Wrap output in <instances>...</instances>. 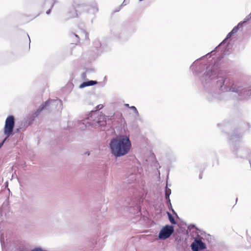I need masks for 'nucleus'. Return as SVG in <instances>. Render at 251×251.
I'll return each mask as SVG.
<instances>
[{"mask_svg": "<svg viewBox=\"0 0 251 251\" xmlns=\"http://www.w3.org/2000/svg\"><path fill=\"white\" fill-rule=\"evenodd\" d=\"M201 80L202 85L208 92L209 99H210V95L214 98H219V94L214 92L216 89L221 92L236 93L242 98L251 96V89H247L240 82L235 81L233 78L224 75L216 65L208 67Z\"/></svg>", "mask_w": 251, "mask_h": 251, "instance_id": "nucleus-1", "label": "nucleus"}, {"mask_svg": "<svg viewBox=\"0 0 251 251\" xmlns=\"http://www.w3.org/2000/svg\"><path fill=\"white\" fill-rule=\"evenodd\" d=\"M109 146L111 154L117 158L128 153L131 144L129 137L125 135H120L111 139Z\"/></svg>", "mask_w": 251, "mask_h": 251, "instance_id": "nucleus-2", "label": "nucleus"}, {"mask_svg": "<svg viewBox=\"0 0 251 251\" xmlns=\"http://www.w3.org/2000/svg\"><path fill=\"white\" fill-rule=\"evenodd\" d=\"M204 57V56H202L201 57V58H203ZM201 59V58H200L199 59L196 60L193 63V64L190 66V69L193 72V74L196 75H199L200 74H201L202 72H203L205 70V72L204 73V74L200 77V80L201 82V78H202V77L203 76V75L206 73V72L207 71V68L208 67L210 66L216 65L219 69H220L219 67L218 66V64L216 63H214L213 65L210 64V65H209L206 66L205 64L200 63V60Z\"/></svg>", "mask_w": 251, "mask_h": 251, "instance_id": "nucleus-3", "label": "nucleus"}, {"mask_svg": "<svg viewBox=\"0 0 251 251\" xmlns=\"http://www.w3.org/2000/svg\"><path fill=\"white\" fill-rule=\"evenodd\" d=\"M62 101L59 99H49L42 103L38 110H59L62 109Z\"/></svg>", "mask_w": 251, "mask_h": 251, "instance_id": "nucleus-4", "label": "nucleus"}, {"mask_svg": "<svg viewBox=\"0 0 251 251\" xmlns=\"http://www.w3.org/2000/svg\"><path fill=\"white\" fill-rule=\"evenodd\" d=\"M15 125V118L12 115L9 116L6 119L3 129V134L6 138L13 135Z\"/></svg>", "mask_w": 251, "mask_h": 251, "instance_id": "nucleus-5", "label": "nucleus"}, {"mask_svg": "<svg viewBox=\"0 0 251 251\" xmlns=\"http://www.w3.org/2000/svg\"><path fill=\"white\" fill-rule=\"evenodd\" d=\"M174 228L172 226L166 225L160 231L158 238L160 239H166L168 238L174 232Z\"/></svg>", "mask_w": 251, "mask_h": 251, "instance_id": "nucleus-6", "label": "nucleus"}, {"mask_svg": "<svg viewBox=\"0 0 251 251\" xmlns=\"http://www.w3.org/2000/svg\"><path fill=\"white\" fill-rule=\"evenodd\" d=\"M193 251H199L206 248L205 244L201 240L195 239L191 244Z\"/></svg>", "mask_w": 251, "mask_h": 251, "instance_id": "nucleus-7", "label": "nucleus"}, {"mask_svg": "<svg viewBox=\"0 0 251 251\" xmlns=\"http://www.w3.org/2000/svg\"><path fill=\"white\" fill-rule=\"evenodd\" d=\"M49 3L50 5V8L46 12V14H49L51 11V9H52V8L53 7L54 4L57 2V1L56 0H38V3H39V4L41 6V7H44L45 6V3Z\"/></svg>", "mask_w": 251, "mask_h": 251, "instance_id": "nucleus-8", "label": "nucleus"}, {"mask_svg": "<svg viewBox=\"0 0 251 251\" xmlns=\"http://www.w3.org/2000/svg\"><path fill=\"white\" fill-rule=\"evenodd\" d=\"M97 83L98 82L97 81L89 80L88 81L83 82L79 85V88L82 89L86 87L93 86Z\"/></svg>", "mask_w": 251, "mask_h": 251, "instance_id": "nucleus-9", "label": "nucleus"}, {"mask_svg": "<svg viewBox=\"0 0 251 251\" xmlns=\"http://www.w3.org/2000/svg\"><path fill=\"white\" fill-rule=\"evenodd\" d=\"M77 15L76 11L74 7L72 8L70 11L68 12V16L69 18H75L76 17Z\"/></svg>", "mask_w": 251, "mask_h": 251, "instance_id": "nucleus-10", "label": "nucleus"}, {"mask_svg": "<svg viewBox=\"0 0 251 251\" xmlns=\"http://www.w3.org/2000/svg\"><path fill=\"white\" fill-rule=\"evenodd\" d=\"M98 11L97 6L96 3H93V4L91 6V7L89 9V12L92 13L93 14L96 13Z\"/></svg>", "mask_w": 251, "mask_h": 251, "instance_id": "nucleus-11", "label": "nucleus"}, {"mask_svg": "<svg viewBox=\"0 0 251 251\" xmlns=\"http://www.w3.org/2000/svg\"><path fill=\"white\" fill-rule=\"evenodd\" d=\"M167 214L168 216L169 220L170 222H171V223L172 224H174V225L176 224V223L174 218L172 215V214L170 212H167Z\"/></svg>", "mask_w": 251, "mask_h": 251, "instance_id": "nucleus-12", "label": "nucleus"}, {"mask_svg": "<svg viewBox=\"0 0 251 251\" xmlns=\"http://www.w3.org/2000/svg\"><path fill=\"white\" fill-rule=\"evenodd\" d=\"M80 36L81 38H84L86 40L88 39V34L84 30L81 31Z\"/></svg>", "mask_w": 251, "mask_h": 251, "instance_id": "nucleus-13", "label": "nucleus"}, {"mask_svg": "<svg viewBox=\"0 0 251 251\" xmlns=\"http://www.w3.org/2000/svg\"><path fill=\"white\" fill-rule=\"evenodd\" d=\"M233 35V34L231 31L229 33H228V34L227 35L226 38L224 39V40L222 43H220V45L225 44L226 43V41L227 39L230 38Z\"/></svg>", "mask_w": 251, "mask_h": 251, "instance_id": "nucleus-14", "label": "nucleus"}, {"mask_svg": "<svg viewBox=\"0 0 251 251\" xmlns=\"http://www.w3.org/2000/svg\"><path fill=\"white\" fill-rule=\"evenodd\" d=\"M171 194V190L170 189L166 188L165 190V198L166 199H169L170 195Z\"/></svg>", "mask_w": 251, "mask_h": 251, "instance_id": "nucleus-15", "label": "nucleus"}, {"mask_svg": "<svg viewBox=\"0 0 251 251\" xmlns=\"http://www.w3.org/2000/svg\"><path fill=\"white\" fill-rule=\"evenodd\" d=\"M106 117H103V119L104 120H103V121H98V124L100 126H104L105 125H106Z\"/></svg>", "mask_w": 251, "mask_h": 251, "instance_id": "nucleus-16", "label": "nucleus"}, {"mask_svg": "<svg viewBox=\"0 0 251 251\" xmlns=\"http://www.w3.org/2000/svg\"><path fill=\"white\" fill-rule=\"evenodd\" d=\"M239 29V28L237 26H235V27H233V28L232 29L231 32L234 34L236 33V32H237Z\"/></svg>", "mask_w": 251, "mask_h": 251, "instance_id": "nucleus-17", "label": "nucleus"}, {"mask_svg": "<svg viewBox=\"0 0 251 251\" xmlns=\"http://www.w3.org/2000/svg\"><path fill=\"white\" fill-rule=\"evenodd\" d=\"M241 136V135L237 136L236 135H233L231 136V137L229 138V139L233 140H236V139L239 138Z\"/></svg>", "mask_w": 251, "mask_h": 251, "instance_id": "nucleus-18", "label": "nucleus"}, {"mask_svg": "<svg viewBox=\"0 0 251 251\" xmlns=\"http://www.w3.org/2000/svg\"><path fill=\"white\" fill-rule=\"evenodd\" d=\"M124 105L126 107H129L131 110H137L135 106H132L129 107L128 104H125Z\"/></svg>", "mask_w": 251, "mask_h": 251, "instance_id": "nucleus-19", "label": "nucleus"}, {"mask_svg": "<svg viewBox=\"0 0 251 251\" xmlns=\"http://www.w3.org/2000/svg\"><path fill=\"white\" fill-rule=\"evenodd\" d=\"M246 22L243 21H241L236 26H237L239 28H241L243 26V25Z\"/></svg>", "mask_w": 251, "mask_h": 251, "instance_id": "nucleus-20", "label": "nucleus"}, {"mask_svg": "<svg viewBox=\"0 0 251 251\" xmlns=\"http://www.w3.org/2000/svg\"><path fill=\"white\" fill-rule=\"evenodd\" d=\"M103 108V105L102 104H99L96 106V110H101Z\"/></svg>", "mask_w": 251, "mask_h": 251, "instance_id": "nucleus-21", "label": "nucleus"}, {"mask_svg": "<svg viewBox=\"0 0 251 251\" xmlns=\"http://www.w3.org/2000/svg\"><path fill=\"white\" fill-rule=\"evenodd\" d=\"M7 138H6V136H5V138L4 139L3 141L1 143H0V148H1V147L3 146L4 143L5 142Z\"/></svg>", "mask_w": 251, "mask_h": 251, "instance_id": "nucleus-22", "label": "nucleus"}, {"mask_svg": "<svg viewBox=\"0 0 251 251\" xmlns=\"http://www.w3.org/2000/svg\"><path fill=\"white\" fill-rule=\"evenodd\" d=\"M81 77L82 79H85L86 78V74L85 73H84L82 74Z\"/></svg>", "mask_w": 251, "mask_h": 251, "instance_id": "nucleus-23", "label": "nucleus"}, {"mask_svg": "<svg viewBox=\"0 0 251 251\" xmlns=\"http://www.w3.org/2000/svg\"><path fill=\"white\" fill-rule=\"evenodd\" d=\"M95 44H97L96 45V46H96V47H97V48H98V46H99V45H100V42H99V41H95Z\"/></svg>", "mask_w": 251, "mask_h": 251, "instance_id": "nucleus-24", "label": "nucleus"}, {"mask_svg": "<svg viewBox=\"0 0 251 251\" xmlns=\"http://www.w3.org/2000/svg\"><path fill=\"white\" fill-rule=\"evenodd\" d=\"M167 200V202L168 204H169V205L171 206V201H170V198H169V199H166Z\"/></svg>", "mask_w": 251, "mask_h": 251, "instance_id": "nucleus-25", "label": "nucleus"}, {"mask_svg": "<svg viewBox=\"0 0 251 251\" xmlns=\"http://www.w3.org/2000/svg\"><path fill=\"white\" fill-rule=\"evenodd\" d=\"M242 151H243L242 150H239V151H238V152L239 153V154H240Z\"/></svg>", "mask_w": 251, "mask_h": 251, "instance_id": "nucleus-26", "label": "nucleus"}, {"mask_svg": "<svg viewBox=\"0 0 251 251\" xmlns=\"http://www.w3.org/2000/svg\"><path fill=\"white\" fill-rule=\"evenodd\" d=\"M75 36L76 37H77V38H79V37H78V36L77 34H75Z\"/></svg>", "mask_w": 251, "mask_h": 251, "instance_id": "nucleus-27", "label": "nucleus"}, {"mask_svg": "<svg viewBox=\"0 0 251 251\" xmlns=\"http://www.w3.org/2000/svg\"><path fill=\"white\" fill-rule=\"evenodd\" d=\"M27 36H28V39H29V43L30 42V38L29 37V36L27 35Z\"/></svg>", "mask_w": 251, "mask_h": 251, "instance_id": "nucleus-28", "label": "nucleus"}, {"mask_svg": "<svg viewBox=\"0 0 251 251\" xmlns=\"http://www.w3.org/2000/svg\"><path fill=\"white\" fill-rule=\"evenodd\" d=\"M222 45V44H221V45H220V44L219 46H218V47H216V49L217 48H218V47H219V46H221Z\"/></svg>", "mask_w": 251, "mask_h": 251, "instance_id": "nucleus-29", "label": "nucleus"}, {"mask_svg": "<svg viewBox=\"0 0 251 251\" xmlns=\"http://www.w3.org/2000/svg\"><path fill=\"white\" fill-rule=\"evenodd\" d=\"M222 45V44H221V45H220V44L219 46H218V47H216V49L217 48H218V47H219V46H221Z\"/></svg>", "mask_w": 251, "mask_h": 251, "instance_id": "nucleus-30", "label": "nucleus"}, {"mask_svg": "<svg viewBox=\"0 0 251 251\" xmlns=\"http://www.w3.org/2000/svg\"><path fill=\"white\" fill-rule=\"evenodd\" d=\"M135 114H137L138 113V111L136 110V111H135Z\"/></svg>", "mask_w": 251, "mask_h": 251, "instance_id": "nucleus-31", "label": "nucleus"}, {"mask_svg": "<svg viewBox=\"0 0 251 251\" xmlns=\"http://www.w3.org/2000/svg\"><path fill=\"white\" fill-rule=\"evenodd\" d=\"M238 155L239 157H243V156H242V155H241L240 154H239V155H238Z\"/></svg>", "mask_w": 251, "mask_h": 251, "instance_id": "nucleus-32", "label": "nucleus"}, {"mask_svg": "<svg viewBox=\"0 0 251 251\" xmlns=\"http://www.w3.org/2000/svg\"><path fill=\"white\" fill-rule=\"evenodd\" d=\"M209 54H210V53H208L206 55V56H208L209 55Z\"/></svg>", "mask_w": 251, "mask_h": 251, "instance_id": "nucleus-33", "label": "nucleus"}, {"mask_svg": "<svg viewBox=\"0 0 251 251\" xmlns=\"http://www.w3.org/2000/svg\"><path fill=\"white\" fill-rule=\"evenodd\" d=\"M172 210L173 212L175 213V211L173 209H172Z\"/></svg>", "mask_w": 251, "mask_h": 251, "instance_id": "nucleus-34", "label": "nucleus"}, {"mask_svg": "<svg viewBox=\"0 0 251 251\" xmlns=\"http://www.w3.org/2000/svg\"><path fill=\"white\" fill-rule=\"evenodd\" d=\"M92 112H93L94 111H91ZM95 112H96L97 111L96 110H95L94 111Z\"/></svg>", "mask_w": 251, "mask_h": 251, "instance_id": "nucleus-35", "label": "nucleus"}]
</instances>
